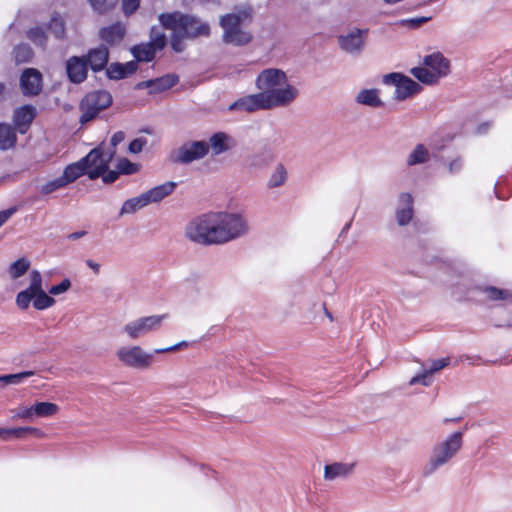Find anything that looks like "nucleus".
<instances>
[{"label":"nucleus","mask_w":512,"mask_h":512,"mask_svg":"<svg viewBox=\"0 0 512 512\" xmlns=\"http://www.w3.org/2000/svg\"><path fill=\"white\" fill-rule=\"evenodd\" d=\"M249 231V222L244 213L218 211L194 217L186 225L185 236L196 244L212 246L245 237Z\"/></svg>","instance_id":"nucleus-1"},{"label":"nucleus","mask_w":512,"mask_h":512,"mask_svg":"<svg viewBox=\"0 0 512 512\" xmlns=\"http://www.w3.org/2000/svg\"><path fill=\"white\" fill-rule=\"evenodd\" d=\"M255 84L271 108L285 107L298 95V90L288 82L285 72L280 69H264L257 76Z\"/></svg>","instance_id":"nucleus-2"},{"label":"nucleus","mask_w":512,"mask_h":512,"mask_svg":"<svg viewBox=\"0 0 512 512\" xmlns=\"http://www.w3.org/2000/svg\"><path fill=\"white\" fill-rule=\"evenodd\" d=\"M159 21L165 29L176 33L178 37L195 39L210 34L209 24L192 14L179 11L163 13L159 16Z\"/></svg>","instance_id":"nucleus-3"},{"label":"nucleus","mask_w":512,"mask_h":512,"mask_svg":"<svg viewBox=\"0 0 512 512\" xmlns=\"http://www.w3.org/2000/svg\"><path fill=\"white\" fill-rule=\"evenodd\" d=\"M422 64V67H414L410 72L418 81L426 85L438 83L450 72V61L440 52L425 55Z\"/></svg>","instance_id":"nucleus-4"},{"label":"nucleus","mask_w":512,"mask_h":512,"mask_svg":"<svg viewBox=\"0 0 512 512\" xmlns=\"http://www.w3.org/2000/svg\"><path fill=\"white\" fill-rule=\"evenodd\" d=\"M461 446V431L454 432L447 439L435 445L428 462L423 467L422 474L426 477L434 474L457 454Z\"/></svg>","instance_id":"nucleus-5"},{"label":"nucleus","mask_w":512,"mask_h":512,"mask_svg":"<svg viewBox=\"0 0 512 512\" xmlns=\"http://www.w3.org/2000/svg\"><path fill=\"white\" fill-rule=\"evenodd\" d=\"M112 104V96L106 90H97L88 93L80 103V122L87 123L94 119L102 110Z\"/></svg>","instance_id":"nucleus-6"},{"label":"nucleus","mask_w":512,"mask_h":512,"mask_svg":"<svg viewBox=\"0 0 512 512\" xmlns=\"http://www.w3.org/2000/svg\"><path fill=\"white\" fill-rule=\"evenodd\" d=\"M223 41L234 46H244L251 42L252 34L241 28V17L237 14H227L221 17Z\"/></svg>","instance_id":"nucleus-7"},{"label":"nucleus","mask_w":512,"mask_h":512,"mask_svg":"<svg viewBox=\"0 0 512 512\" xmlns=\"http://www.w3.org/2000/svg\"><path fill=\"white\" fill-rule=\"evenodd\" d=\"M382 82L385 85L395 86L394 99L397 101H404L419 94L422 87L419 83L410 77L398 72L385 74Z\"/></svg>","instance_id":"nucleus-8"},{"label":"nucleus","mask_w":512,"mask_h":512,"mask_svg":"<svg viewBox=\"0 0 512 512\" xmlns=\"http://www.w3.org/2000/svg\"><path fill=\"white\" fill-rule=\"evenodd\" d=\"M166 318V314L140 317L126 323L123 332L130 339L136 340L158 330Z\"/></svg>","instance_id":"nucleus-9"},{"label":"nucleus","mask_w":512,"mask_h":512,"mask_svg":"<svg viewBox=\"0 0 512 512\" xmlns=\"http://www.w3.org/2000/svg\"><path fill=\"white\" fill-rule=\"evenodd\" d=\"M113 154L114 151L105 154L97 147L92 149L85 157L81 158L89 179L95 180L108 170L109 162Z\"/></svg>","instance_id":"nucleus-10"},{"label":"nucleus","mask_w":512,"mask_h":512,"mask_svg":"<svg viewBox=\"0 0 512 512\" xmlns=\"http://www.w3.org/2000/svg\"><path fill=\"white\" fill-rule=\"evenodd\" d=\"M116 355L124 365L137 369L148 368L153 361V353L145 352L140 346L121 347Z\"/></svg>","instance_id":"nucleus-11"},{"label":"nucleus","mask_w":512,"mask_h":512,"mask_svg":"<svg viewBox=\"0 0 512 512\" xmlns=\"http://www.w3.org/2000/svg\"><path fill=\"white\" fill-rule=\"evenodd\" d=\"M209 152V145L205 141H193L183 144L175 153L174 161L188 164L204 158Z\"/></svg>","instance_id":"nucleus-12"},{"label":"nucleus","mask_w":512,"mask_h":512,"mask_svg":"<svg viewBox=\"0 0 512 512\" xmlns=\"http://www.w3.org/2000/svg\"><path fill=\"white\" fill-rule=\"evenodd\" d=\"M367 34L368 29L353 28L346 34L339 36V46L349 54H360L364 47Z\"/></svg>","instance_id":"nucleus-13"},{"label":"nucleus","mask_w":512,"mask_h":512,"mask_svg":"<svg viewBox=\"0 0 512 512\" xmlns=\"http://www.w3.org/2000/svg\"><path fill=\"white\" fill-rule=\"evenodd\" d=\"M43 86V77L36 68H26L20 75V88L25 96H37Z\"/></svg>","instance_id":"nucleus-14"},{"label":"nucleus","mask_w":512,"mask_h":512,"mask_svg":"<svg viewBox=\"0 0 512 512\" xmlns=\"http://www.w3.org/2000/svg\"><path fill=\"white\" fill-rule=\"evenodd\" d=\"M229 111H245V112H254L258 110H267L271 109L267 101L264 99L261 92L256 94H251L244 96L233 103H231L228 107Z\"/></svg>","instance_id":"nucleus-15"},{"label":"nucleus","mask_w":512,"mask_h":512,"mask_svg":"<svg viewBox=\"0 0 512 512\" xmlns=\"http://www.w3.org/2000/svg\"><path fill=\"white\" fill-rule=\"evenodd\" d=\"M42 275L38 270H32L30 272V285L27 289L20 291L16 296V304L22 309L26 310L33 299V295L36 292L43 291L42 287Z\"/></svg>","instance_id":"nucleus-16"},{"label":"nucleus","mask_w":512,"mask_h":512,"mask_svg":"<svg viewBox=\"0 0 512 512\" xmlns=\"http://www.w3.org/2000/svg\"><path fill=\"white\" fill-rule=\"evenodd\" d=\"M414 215V199L410 193L402 192L398 196L395 218L400 226L410 223Z\"/></svg>","instance_id":"nucleus-17"},{"label":"nucleus","mask_w":512,"mask_h":512,"mask_svg":"<svg viewBox=\"0 0 512 512\" xmlns=\"http://www.w3.org/2000/svg\"><path fill=\"white\" fill-rule=\"evenodd\" d=\"M88 65L85 57L72 56L66 61V73L70 82L80 84L87 78Z\"/></svg>","instance_id":"nucleus-18"},{"label":"nucleus","mask_w":512,"mask_h":512,"mask_svg":"<svg viewBox=\"0 0 512 512\" xmlns=\"http://www.w3.org/2000/svg\"><path fill=\"white\" fill-rule=\"evenodd\" d=\"M36 113V108L30 104L15 109L13 113V123L20 134H25L29 130L36 117Z\"/></svg>","instance_id":"nucleus-19"},{"label":"nucleus","mask_w":512,"mask_h":512,"mask_svg":"<svg viewBox=\"0 0 512 512\" xmlns=\"http://www.w3.org/2000/svg\"><path fill=\"white\" fill-rule=\"evenodd\" d=\"M87 65L94 72L102 71L108 63L109 50L107 46L100 45L96 48H92L84 55Z\"/></svg>","instance_id":"nucleus-20"},{"label":"nucleus","mask_w":512,"mask_h":512,"mask_svg":"<svg viewBox=\"0 0 512 512\" xmlns=\"http://www.w3.org/2000/svg\"><path fill=\"white\" fill-rule=\"evenodd\" d=\"M178 82L176 75H165L156 79L139 82L136 89H150V93H159L173 87Z\"/></svg>","instance_id":"nucleus-21"},{"label":"nucleus","mask_w":512,"mask_h":512,"mask_svg":"<svg viewBox=\"0 0 512 512\" xmlns=\"http://www.w3.org/2000/svg\"><path fill=\"white\" fill-rule=\"evenodd\" d=\"M355 463L334 462L324 467V478L328 481L344 479L352 474Z\"/></svg>","instance_id":"nucleus-22"},{"label":"nucleus","mask_w":512,"mask_h":512,"mask_svg":"<svg viewBox=\"0 0 512 512\" xmlns=\"http://www.w3.org/2000/svg\"><path fill=\"white\" fill-rule=\"evenodd\" d=\"M214 155H220L235 147V139L225 132L214 133L208 143Z\"/></svg>","instance_id":"nucleus-23"},{"label":"nucleus","mask_w":512,"mask_h":512,"mask_svg":"<svg viewBox=\"0 0 512 512\" xmlns=\"http://www.w3.org/2000/svg\"><path fill=\"white\" fill-rule=\"evenodd\" d=\"M125 26L120 23H114L99 30V38L109 45L119 44L125 36Z\"/></svg>","instance_id":"nucleus-24"},{"label":"nucleus","mask_w":512,"mask_h":512,"mask_svg":"<svg viewBox=\"0 0 512 512\" xmlns=\"http://www.w3.org/2000/svg\"><path fill=\"white\" fill-rule=\"evenodd\" d=\"M177 184L173 181L165 182L161 185L155 186L147 192L143 193L147 204L157 203L169 196L175 190Z\"/></svg>","instance_id":"nucleus-25"},{"label":"nucleus","mask_w":512,"mask_h":512,"mask_svg":"<svg viewBox=\"0 0 512 512\" xmlns=\"http://www.w3.org/2000/svg\"><path fill=\"white\" fill-rule=\"evenodd\" d=\"M355 101L358 104L372 108L383 106V101L380 98V90L376 88L360 90L355 97Z\"/></svg>","instance_id":"nucleus-26"},{"label":"nucleus","mask_w":512,"mask_h":512,"mask_svg":"<svg viewBox=\"0 0 512 512\" xmlns=\"http://www.w3.org/2000/svg\"><path fill=\"white\" fill-rule=\"evenodd\" d=\"M478 293V286L475 284L472 286L470 278L467 276H461L459 282L455 284L453 294L457 299H473Z\"/></svg>","instance_id":"nucleus-27"},{"label":"nucleus","mask_w":512,"mask_h":512,"mask_svg":"<svg viewBox=\"0 0 512 512\" xmlns=\"http://www.w3.org/2000/svg\"><path fill=\"white\" fill-rule=\"evenodd\" d=\"M32 434L36 437L42 436V431L35 427H17V428H3L0 427V438L3 440H9L11 438L21 439L26 434Z\"/></svg>","instance_id":"nucleus-28"},{"label":"nucleus","mask_w":512,"mask_h":512,"mask_svg":"<svg viewBox=\"0 0 512 512\" xmlns=\"http://www.w3.org/2000/svg\"><path fill=\"white\" fill-rule=\"evenodd\" d=\"M131 54L134 58L139 62H150L154 59L157 52H159L156 47L150 42L141 43L138 45H134L130 49Z\"/></svg>","instance_id":"nucleus-29"},{"label":"nucleus","mask_w":512,"mask_h":512,"mask_svg":"<svg viewBox=\"0 0 512 512\" xmlns=\"http://www.w3.org/2000/svg\"><path fill=\"white\" fill-rule=\"evenodd\" d=\"M287 180L288 170L283 163L279 162L274 166L266 185L269 189L279 188L282 187Z\"/></svg>","instance_id":"nucleus-30"},{"label":"nucleus","mask_w":512,"mask_h":512,"mask_svg":"<svg viewBox=\"0 0 512 512\" xmlns=\"http://www.w3.org/2000/svg\"><path fill=\"white\" fill-rule=\"evenodd\" d=\"M430 152L424 144H417L406 158L408 167L426 164L430 160Z\"/></svg>","instance_id":"nucleus-31"},{"label":"nucleus","mask_w":512,"mask_h":512,"mask_svg":"<svg viewBox=\"0 0 512 512\" xmlns=\"http://www.w3.org/2000/svg\"><path fill=\"white\" fill-rule=\"evenodd\" d=\"M17 136L15 128L6 123H0V149L8 150L16 144Z\"/></svg>","instance_id":"nucleus-32"},{"label":"nucleus","mask_w":512,"mask_h":512,"mask_svg":"<svg viewBox=\"0 0 512 512\" xmlns=\"http://www.w3.org/2000/svg\"><path fill=\"white\" fill-rule=\"evenodd\" d=\"M84 174L87 175V171L80 159L79 161L66 166L61 176L63 177L66 184L69 185L70 183H73Z\"/></svg>","instance_id":"nucleus-33"},{"label":"nucleus","mask_w":512,"mask_h":512,"mask_svg":"<svg viewBox=\"0 0 512 512\" xmlns=\"http://www.w3.org/2000/svg\"><path fill=\"white\" fill-rule=\"evenodd\" d=\"M12 56L16 64H25L32 60L34 57V51L30 45L20 43L14 47Z\"/></svg>","instance_id":"nucleus-34"},{"label":"nucleus","mask_w":512,"mask_h":512,"mask_svg":"<svg viewBox=\"0 0 512 512\" xmlns=\"http://www.w3.org/2000/svg\"><path fill=\"white\" fill-rule=\"evenodd\" d=\"M147 201L143 195V193L139 196L130 198L126 200L120 209L119 215L123 216L125 214H132L137 210L147 206Z\"/></svg>","instance_id":"nucleus-35"},{"label":"nucleus","mask_w":512,"mask_h":512,"mask_svg":"<svg viewBox=\"0 0 512 512\" xmlns=\"http://www.w3.org/2000/svg\"><path fill=\"white\" fill-rule=\"evenodd\" d=\"M27 38L36 46H39L43 49L46 48L47 45V34L43 27L36 26L33 28H30L27 31Z\"/></svg>","instance_id":"nucleus-36"},{"label":"nucleus","mask_w":512,"mask_h":512,"mask_svg":"<svg viewBox=\"0 0 512 512\" xmlns=\"http://www.w3.org/2000/svg\"><path fill=\"white\" fill-rule=\"evenodd\" d=\"M46 28L50 30L57 39H63L65 36V23L58 13H54L52 15L50 22L46 25Z\"/></svg>","instance_id":"nucleus-37"},{"label":"nucleus","mask_w":512,"mask_h":512,"mask_svg":"<svg viewBox=\"0 0 512 512\" xmlns=\"http://www.w3.org/2000/svg\"><path fill=\"white\" fill-rule=\"evenodd\" d=\"M35 374L34 371H23L16 374H7L0 376V387H4L6 385H17L22 383V381L28 377H31Z\"/></svg>","instance_id":"nucleus-38"},{"label":"nucleus","mask_w":512,"mask_h":512,"mask_svg":"<svg viewBox=\"0 0 512 512\" xmlns=\"http://www.w3.org/2000/svg\"><path fill=\"white\" fill-rule=\"evenodd\" d=\"M30 268V261L22 257L9 266V274L12 279H18L23 276Z\"/></svg>","instance_id":"nucleus-39"},{"label":"nucleus","mask_w":512,"mask_h":512,"mask_svg":"<svg viewBox=\"0 0 512 512\" xmlns=\"http://www.w3.org/2000/svg\"><path fill=\"white\" fill-rule=\"evenodd\" d=\"M31 302H33V307L37 310H45L55 304L54 298L49 296L44 290L36 292Z\"/></svg>","instance_id":"nucleus-40"},{"label":"nucleus","mask_w":512,"mask_h":512,"mask_svg":"<svg viewBox=\"0 0 512 512\" xmlns=\"http://www.w3.org/2000/svg\"><path fill=\"white\" fill-rule=\"evenodd\" d=\"M59 407L51 402H38L33 405L35 417H50L57 413Z\"/></svg>","instance_id":"nucleus-41"},{"label":"nucleus","mask_w":512,"mask_h":512,"mask_svg":"<svg viewBox=\"0 0 512 512\" xmlns=\"http://www.w3.org/2000/svg\"><path fill=\"white\" fill-rule=\"evenodd\" d=\"M92 9L98 14H104L110 10H112L118 0H88Z\"/></svg>","instance_id":"nucleus-42"},{"label":"nucleus","mask_w":512,"mask_h":512,"mask_svg":"<svg viewBox=\"0 0 512 512\" xmlns=\"http://www.w3.org/2000/svg\"><path fill=\"white\" fill-rule=\"evenodd\" d=\"M66 186H67L66 182L64 181L63 177L60 176L58 178H55V179L43 184L40 188V192L43 195H48L56 190L66 187Z\"/></svg>","instance_id":"nucleus-43"},{"label":"nucleus","mask_w":512,"mask_h":512,"mask_svg":"<svg viewBox=\"0 0 512 512\" xmlns=\"http://www.w3.org/2000/svg\"><path fill=\"white\" fill-rule=\"evenodd\" d=\"M156 49L159 51L162 50L166 45V36L163 32L160 31L157 27H152L150 32V41Z\"/></svg>","instance_id":"nucleus-44"},{"label":"nucleus","mask_w":512,"mask_h":512,"mask_svg":"<svg viewBox=\"0 0 512 512\" xmlns=\"http://www.w3.org/2000/svg\"><path fill=\"white\" fill-rule=\"evenodd\" d=\"M117 170L120 174L132 175L138 171V165L127 158H121L117 162Z\"/></svg>","instance_id":"nucleus-45"},{"label":"nucleus","mask_w":512,"mask_h":512,"mask_svg":"<svg viewBox=\"0 0 512 512\" xmlns=\"http://www.w3.org/2000/svg\"><path fill=\"white\" fill-rule=\"evenodd\" d=\"M122 63H112L106 69V75L109 79L120 80L126 78Z\"/></svg>","instance_id":"nucleus-46"},{"label":"nucleus","mask_w":512,"mask_h":512,"mask_svg":"<svg viewBox=\"0 0 512 512\" xmlns=\"http://www.w3.org/2000/svg\"><path fill=\"white\" fill-rule=\"evenodd\" d=\"M245 165L249 169H259L265 167L266 163L260 154H252L246 157Z\"/></svg>","instance_id":"nucleus-47"},{"label":"nucleus","mask_w":512,"mask_h":512,"mask_svg":"<svg viewBox=\"0 0 512 512\" xmlns=\"http://www.w3.org/2000/svg\"><path fill=\"white\" fill-rule=\"evenodd\" d=\"M431 376L427 369H424L421 374L412 377L409 381V385L421 384L423 386H429L431 384Z\"/></svg>","instance_id":"nucleus-48"},{"label":"nucleus","mask_w":512,"mask_h":512,"mask_svg":"<svg viewBox=\"0 0 512 512\" xmlns=\"http://www.w3.org/2000/svg\"><path fill=\"white\" fill-rule=\"evenodd\" d=\"M482 292L491 300L507 299L509 294L507 291L497 289L495 287H486Z\"/></svg>","instance_id":"nucleus-49"},{"label":"nucleus","mask_w":512,"mask_h":512,"mask_svg":"<svg viewBox=\"0 0 512 512\" xmlns=\"http://www.w3.org/2000/svg\"><path fill=\"white\" fill-rule=\"evenodd\" d=\"M14 413H15L14 414L15 418H20V419H24V420H32L35 417L34 411H33V406L20 407L17 410H15Z\"/></svg>","instance_id":"nucleus-50"},{"label":"nucleus","mask_w":512,"mask_h":512,"mask_svg":"<svg viewBox=\"0 0 512 512\" xmlns=\"http://www.w3.org/2000/svg\"><path fill=\"white\" fill-rule=\"evenodd\" d=\"M70 286H71L70 280L69 279H64L59 284L53 285L49 289V293L51 295H60V294L65 293L70 288Z\"/></svg>","instance_id":"nucleus-51"},{"label":"nucleus","mask_w":512,"mask_h":512,"mask_svg":"<svg viewBox=\"0 0 512 512\" xmlns=\"http://www.w3.org/2000/svg\"><path fill=\"white\" fill-rule=\"evenodd\" d=\"M146 144H147L146 138H143V137L136 138L130 142L129 147H128L129 152L133 153V154L140 153Z\"/></svg>","instance_id":"nucleus-52"},{"label":"nucleus","mask_w":512,"mask_h":512,"mask_svg":"<svg viewBox=\"0 0 512 512\" xmlns=\"http://www.w3.org/2000/svg\"><path fill=\"white\" fill-rule=\"evenodd\" d=\"M140 0H122V8L125 15H131L139 7Z\"/></svg>","instance_id":"nucleus-53"},{"label":"nucleus","mask_w":512,"mask_h":512,"mask_svg":"<svg viewBox=\"0 0 512 512\" xmlns=\"http://www.w3.org/2000/svg\"><path fill=\"white\" fill-rule=\"evenodd\" d=\"M188 345H189V343L187 341H181V342L176 343L175 345H172L170 347L155 349L153 351V353L154 354H162V353H167V352H174L183 347H187Z\"/></svg>","instance_id":"nucleus-54"},{"label":"nucleus","mask_w":512,"mask_h":512,"mask_svg":"<svg viewBox=\"0 0 512 512\" xmlns=\"http://www.w3.org/2000/svg\"><path fill=\"white\" fill-rule=\"evenodd\" d=\"M448 365V359H438L431 362L430 367L427 369L430 374H433Z\"/></svg>","instance_id":"nucleus-55"},{"label":"nucleus","mask_w":512,"mask_h":512,"mask_svg":"<svg viewBox=\"0 0 512 512\" xmlns=\"http://www.w3.org/2000/svg\"><path fill=\"white\" fill-rule=\"evenodd\" d=\"M184 39V37H178L176 33L172 32L171 47L175 52L179 53L184 50V45L182 43V40Z\"/></svg>","instance_id":"nucleus-56"},{"label":"nucleus","mask_w":512,"mask_h":512,"mask_svg":"<svg viewBox=\"0 0 512 512\" xmlns=\"http://www.w3.org/2000/svg\"><path fill=\"white\" fill-rule=\"evenodd\" d=\"M120 173L118 170H111V171H106L104 172L101 177H102V180L104 183L106 184H111L113 182H115L118 177H119Z\"/></svg>","instance_id":"nucleus-57"},{"label":"nucleus","mask_w":512,"mask_h":512,"mask_svg":"<svg viewBox=\"0 0 512 512\" xmlns=\"http://www.w3.org/2000/svg\"><path fill=\"white\" fill-rule=\"evenodd\" d=\"M462 165H463L462 160L454 159L448 163L447 168H448L449 173L455 174L461 170Z\"/></svg>","instance_id":"nucleus-58"},{"label":"nucleus","mask_w":512,"mask_h":512,"mask_svg":"<svg viewBox=\"0 0 512 512\" xmlns=\"http://www.w3.org/2000/svg\"><path fill=\"white\" fill-rule=\"evenodd\" d=\"M16 207L0 211V227L16 212Z\"/></svg>","instance_id":"nucleus-59"},{"label":"nucleus","mask_w":512,"mask_h":512,"mask_svg":"<svg viewBox=\"0 0 512 512\" xmlns=\"http://www.w3.org/2000/svg\"><path fill=\"white\" fill-rule=\"evenodd\" d=\"M16 207L0 211V227L16 212Z\"/></svg>","instance_id":"nucleus-60"},{"label":"nucleus","mask_w":512,"mask_h":512,"mask_svg":"<svg viewBox=\"0 0 512 512\" xmlns=\"http://www.w3.org/2000/svg\"><path fill=\"white\" fill-rule=\"evenodd\" d=\"M137 62L138 61L136 60V61H129L125 64H122V66L124 67L123 69H124L126 77L129 75H132L134 72H136V70L138 68Z\"/></svg>","instance_id":"nucleus-61"},{"label":"nucleus","mask_w":512,"mask_h":512,"mask_svg":"<svg viewBox=\"0 0 512 512\" xmlns=\"http://www.w3.org/2000/svg\"><path fill=\"white\" fill-rule=\"evenodd\" d=\"M125 138V134L124 132L122 131H118L116 133H114L111 137V146L113 147V149L119 144L121 143Z\"/></svg>","instance_id":"nucleus-62"},{"label":"nucleus","mask_w":512,"mask_h":512,"mask_svg":"<svg viewBox=\"0 0 512 512\" xmlns=\"http://www.w3.org/2000/svg\"><path fill=\"white\" fill-rule=\"evenodd\" d=\"M86 265L93 270L95 274H99L100 272V265L96 262H94L91 259H88L85 261Z\"/></svg>","instance_id":"nucleus-63"},{"label":"nucleus","mask_w":512,"mask_h":512,"mask_svg":"<svg viewBox=\"0 0 512 512\" xmlns=\"http://www.w3.org/2000/svg\"><path fill=\"white\" fill-rule=\"evenodd\" d=\"M86 234H87V232L84 231V230L83 231H76V232H73V233L69 234L67 236V239H69V240H77L79 238H82Z\"/></svg>","instance_id":"nucleus-64"}]
</instances>
